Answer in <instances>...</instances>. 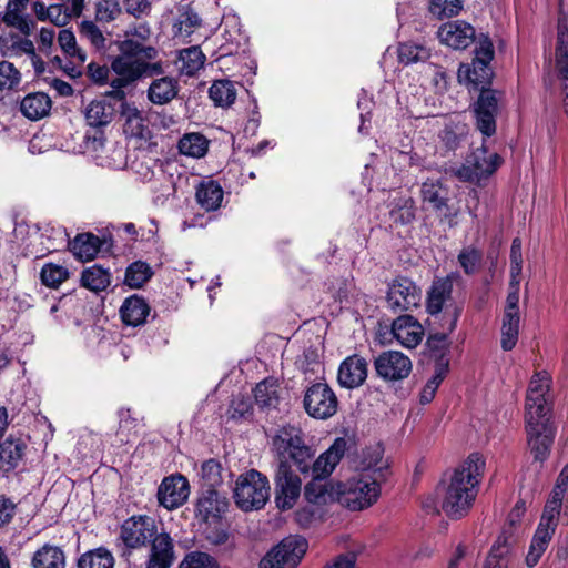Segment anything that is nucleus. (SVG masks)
Wrapping results in <instances>:
<instances>
[{
	"instance_id": "obj_1",
	"label": "nucleus",
	"mask_w": 568,
	"mask_h": 568,
	"mask_svg": "<svg viewBox=\"0 0 568 568\" xmlns=\"http://www.w3.org/2000/svg\"><path fill=\"white\" fill-rule=\"evenodd\" d=\"M158 54V50L152 45H144L134 40L124 41L121 44V53L111 63V69L116 77L111 81L112 91L106 94L116 100H123L124 88L143 78L159 77L146 90L148 100L155 105H165L173 101L180 91L179 80L163 75V62L154 61Z\"/></svg>"
},
{
	"instance_id": "obj_2",
	"label": "nucleus",
	"mask_w": 568,
	"mask_h": 568,
	"mask_svg": "<svg viewBox=\"0 0 568 568\" xmlns=\"http://www.w3.org/2000/svg\"><path fill=\"white\" fill-rule=\"evenodd\" d=\"M551 377L545 372L532 375L526 394L525 403V429L527 444L534 459L545 462L550 454V448L556 436V426L550 419Z\"/></svg>"
},
{
	"instance_id": "obj_3",
	"label": "nucleus",
	"mask_w": 568,
	"mask_h": 568,
	"mask_svg": "<svg viewBox=\"0 0 568 568\" xmlns=\"http://www.w3.org/2000/svg\"><path fill=\"white\" fill-rule=\"evenodd\" d=\"M486 467L485 458L470 454L453 473L445 488L442 509L450 519H460L471 509Z\"/></svg>"
},
{
	"instance_id": "obj_4",
	"label": "nucleus",
	"mask_w": 568,
	"mask_h": 568,
	"mask_svg": "<svg viewBox=\"0 0 568 568\" xmlns=\"http://www.w3.org/2000/svg\"><path fill=\"white\" fill-rule=\"evenodd\" d=\"M273 449L277 455L278 465L292 462L302 474L310 473L315 450L305 444L301 428L284 425L276 430L272 439Z\"/></svg>"
},
{
	"instance_id": "obj_5",
	"label": "nucleus",
	"mask_w": 568,
	"mask_h": 568,
	"mask_svg": "<svg viewBox=\"0 0 568 568\" xmlns=\"http://www.w3.org/2000/svg\"><path fill=\"white\" fill-rule=\"evenodd\" d=\"M233 498L244 511L263 508L270 498V483L266 476L255 469L240 475L235 481Z\"/></svg>"
},
{
	"instance_id": "obj_6",
	"label": "nucleus",
	"mask_w": 568,
	"mask_h": 568,
	"mask_svg": "<svg viewBox=\"0 0 568 568\" xmlns=\"http://www.w3.org/2000/svg\"><path fill=\"white\" fill-rule=\"evenodd\" d=\"M379 494L377 479L369 476L353 477L345 483L338 481V503L352 511L372 506Z\"/></svg>"
},
{
	"instance_id": "obj_7",
	"label": "nucleus",
	"mask_w": 568,
	"mask_h": 568,
	"mask_svg": "<svg viewBox=\"0 0 568 568\" xmlns=\"http://www.w3.org/2000/svg\"><path fill=\"white\" fill-rule=\"evenodd\" d=\"M83 115L85 123L95 129L93 134L85 133L84 146L88 151L98 152L103 148L105 141L102 129L109 125L115 115L114 105L104 99L92 100L85 105Z\"/></svg>"
},
{
	"instance_id": "obj_8",
	"label": "nucleus",
	"mask_w": 568,
	"mask_h": 568,
	"mask_svg": "<svg viewBox=\"0 0 568 568\" xmlns=\"http://www.w3.org/2000/svg\"><path fill=\"white\" fill-rule=\"evenodd\" d=\"M494 58L493 43L488 37L479 39L478 44L474 50V58L471 63L462 64L458 69V78L474 84L475 87L490 83L493 71L490 69V61Z\"/></svg>"
},
{
	"instance_id": "obj_9",
	"label": "nucleus",
	"mask_w": 568,
	"mask_h": 568,
	"mask_svg": "<svg viewBox=\"0 0 568 568\" xmlns=\"http://www.w3.org/2000/svg\"><path fill=\"white\" fill-rule=\"evenodd\" d=\"M308 547L301 536H288L274 546L260 561V568H296Z\"/></svg>"
},
{
	"instance_id": "obj_10",
	"label": "nucleus",
	"mask_w": 568,
	"mask_h": 568,
	"mask_svg": "<svg viewBox=\"0 0 568 568\" xmlns=\"http://www.w3.org/2000/svg\"><path fill=\"white\" fill-rule=\"evenodd\" d=\"M503 158L496 152H489L485 143L477 148L466 159L457 171V176L465 182L479 183L489 178L501 165Z\"/></svg>"
},
{
	"instance_id": "obj_11",
	"label": "nucleus",
	"mask_w": 568,
	"mask_h": 568,
	"mask_svg": "<svg viewBox=\"0 0 568 568\" xmlns=\"http://www.w3.org/2000/svg\"><path fill=\"white\" fill-rule=\"evenodd\" d=\"M158 535L155 520L146 515L125 519L120 528V539L126 548L123 556H130L132 549L146 546Z\"/></svg>"
},
{
	"instance_id": "obj_12",
	"label": "nucleus",
	"mask_w": 568,
	"mask_h": 568,
	"mask_svg": "<svg viewBox=\"0 0 568 568\" xmlns=\"http://www.w3.org/2000/svg\"><path fill=\"white\" fill-rule=\"evenodd\" d=\"M501 95L497 90L481 88L473 105L476 129L486 138L496 133Z\"/></svg>"
},
{
	"instance_id": "obj_13",
	"label": "nucleus",
	"mask_w": 568,
	"mask_h": 568,
	"mask_svg": "<svg viewBox=\"0 0 568 568\" xmlns=\"http://www.w3.org/2000/svg\"><path fill=\"white\" fill-rule=\"evenodd\" d=\"M303 405L311 417L324 420L336 414L338 399L327 384L315 383L306 389Z\"/></svg>"
},
{
	"instance_id": "obj_14",
	"label": "nucleus",
	"mask_w": 568,
	"mask_h": 568,
	"mask_svg": "<svg viewBox=\"0 0 568 568\" xmlns=\"http://www.w3.org/2000/svg\"><path fill=\"white\" fill-rule=\"evenodd\" d=\"M387 306L394 313L413 311L422 301V291L414 281L397 276L388 285Z\"/></svg>"
},
{
	"instance_id": "obj_15",
	"label": "nucleus",
	"mask_w": 568,
	"mask_h": 568,
	"mask_svg": "<svg viewBox=\"0 0 568 568\" xmlns=\"http://www.w3.org/2000/svg\"><path fill=\"white\" fill-rule=\"evenodd\" d=\"M463 312L462 305H449L443 313V323L440 324L443 333L433 334L427 338V347L429 356L436 363H445L449 367V341L448 335L453 333L457 326V322Z\"/></svg>"
},
{
	"instance_id": "obj_16",
	"label": "nucleus",
	"mask_w": 568,
	"mask_h": 568,
	"mask_svg": "<svg viewBox=\"0 0 568 568\" xmlns=\"http://www.w3.org/2000/svg\"><path fill=\"white\" fill-rule=\"evenodd\" d=\"M376 375L385 382H400L413 369L412 359L399 351H384L374 359Z\"/></svg>"
},
{
	"instance_id": "obj_17",
	"label": "nucleus",
	"mask_w": 568,
	"mask_h": 568,
	"mask_svg": "<svg viewBox=\"0 0 568 568\" xmlns=\"http://www.w3.org/2000/svg\"><path fill=\"white\" fill-rule=\"evenodd\" d=\"M275 504L281 510L294 507L301 495V478L293 471L291 465H278L275 477Z\"/></svg>"
},
{
	"instance_id": "obj_18",
	"label": "nucleus",
	"mask_w": 568,
	"mask_h": 568,
	"mask_svg": "<svg viewBox=\"0 0 568 568\" xmlns=\"http://www.w3.org/2000/svg\"><path fill=\"white\" fill-rule=\"evenodd\" d=\"M556 69L560 87L561 104L568 116V20L566 17L558 19Z\"/></svg>"
},
{
	"instance_id": "obj_19",
	"label": "nucleus",
	"mask_w": 568,
	"mask_h": 568,
	"mask_svg": "<svg viewBox=\"0 0 568 568\" xmlns=\"http://www.w3.org/2000/svg\"><path fill=\"white\" fill-rule=\"evenodd\" d=\"M189 495V481L180 474L165 477L156 493L159 504L168 510H173L184 505Z\"/></svg>"
},
{
	"instance_id": "obj_20",
	"label": "nucleus",
	"mask_w": 568,
	"mask_h": 568,
	"mask_svg": "<svg viewBox=\"0 0 568 568\" xmlns=\"http://www.w3.org/2000/svg\"><path fill=\"white\" fill-rule=\"evenodd\" d=\"M439 41L455 50H464L476 39L475 28L463 20L442 24L437 31Z\"/></svg>"
},
{
	"instance_id": "obj_21",
	"label": "nucleus",
	"mask_w": 568,
	"mask_h": 568,
	"mask_svg": "<svg viewBox=\"0 0 568 568\" xmlns=\"http://www.w3.org/2000/svg\"><path fill=\"white\" fill-rule=\"evenodd\" d=\"M459 278L458 273H450L445 277H436L428 292L426 298V311L432 316L439 315L450 304H446L452 298L454 281ZM452 305H457L453 303Z\"/></svg>"
},
{
	"instance_id": "obj_22",
	"label": "nucleus",
	"mask_w": 568,
	"mask_h": 568,
	"mask_svg": "<svg viewBox=\"0 0 568 568\" xmlns=\"http://www.w3.org/2000/svg\"><path fill=\"white\" fill-rule=\"evenodd\" d=\"M390 333L399 345L413 349L423 341L424 327L414 316L400 315L393 321Z\"/></svg>"
},
{
	"instance_id": "obj_23",
	"label": "nucleus",
	"mask_w": 568,
	"mask_h": 568,
	"mask_svg": "<svg viewBox=\"0 0 568 568\" xmlns=\"http://www.w3.org/2000/svg\"><path fill=\"white\" fill-rule=\"evenodd\" d=\"M368 373L367 361L357 355L347 356L338 367L337 381L338 384L347 389H354L362 386Z\"/></svg>"
},
{
	"instance_id": "obj_24",
	"label": "nucleus",
	"mask_w": 568,
	"mask_h": 568,
	"mask_svg": "<svg viewBox=\"0 0 568 568\" xmlns=\"http://www.w3.org/2000/svg\"><path fill=\"white\" fill-rule=\"evenodd\" d=\"M150 550L146 568H171L175 560L174 540L165 531L158 535L149 542Z\"/></svg>"
},
{
	"instance_id": "obj_25",
	"label": "nucleus",
	"mask_w": 568,
	"mask_h": 568,
	"mask_svg": "<svg viewBox=\"0 0 568 568\" xmlns=\"http://www.w3.org/2000/svg\"><path fill=\"white\" fill-rule=\"evenodd\" d=\"M347 448L345 438H336L331 447L321 454L316 459L313 458L310 471L313 477L327 479L337 464L341 462Z\"/></svg>"
},
{
	"instance_id": "obj_26",
	"label": "nucleus",
	"mask_w": 568,
	"mask_h": 568,
	"mask_svg": "<svg viewBox=\"0 0 568 568\" xmlns=\"http://www.w3.org/2000/svg\"><path fill=\"white\" fill-rule=\"evenodd\" d=\"M517 538L510 529H504L491 546L483 568H508Z\"/></svg>"
},
{
	"instance_id": "obj_27",
	"label": "nucleus",
	"mask_w": 568,
	"mask_h": 568,
	"mask_svg": "<svg viewBox=\"0 0 568 568\" xmlns=\"http://www.w3.org/2000/svg\"><path fill=\"white\" fill-rule=\"evenodd\" d=\"M304 498L307 503L317 506L338 501V483L313 477L304 487Z\"/></svg>"
},
{
	"instance_id": "obj_28",
	"label": "nucleus",
	"mask_w": 568,
	"mask_h": 568,
	"mask_svg": "<svg viewBox=\"0 0 568 568\" xmlns=\"http://www.w3.org/2000/svg\"><path fill=\"white\" fill-rule=\"evenodd\" d=\"M422 199L440 219L450 217L453 214L448 206L447 190L439 181L427 180L422 184Z\"/></svg>"
},
{
	"instance_id": "obj_29",
	"label": "nucleus",
	"mask_w": 568,
	"mask_h": 568,
	"mask_svg": "<svg viewBox=\"0 0 568 568\" xmlns=\"http://www.w3.org/2000/svg\"><path fill=\"white\" fill-rule=\"evenodd\" d=\"M199 14L189 4L180 6L172 21V37L180 41L189 38L201 27Z\"/></svg>"
},
{
	"instance_id": "obj_30",
	"label": "nucleus",
	"mask_w": 568,
	"mask_h": 568,
	"mask_svg": "<svg viewBox=\"0 0 568 568\" xmlns=\"http://www.w3.org/2000/svg\"><path fill=\"white\" fill-rule=\"evenodd\" d=\"M229 503L216 490L209 488L197 499L195 514L201 520L209 523L221 517L227 509Z\"/></svg>"
},
{
	"instance_id": "obj_31",
	"label": "nucleus",
	"mask_w": 568,
	"mask_h": 568,
	"mask_svg": "<svg viewBox=\"0 0 568 568\" xmlns=\"http://www.w3.org/2000/svg\"><path fill=\"white\" fill-rule=\"evenodd\" d=\"M51 106L52 101L44 92L29 93L20 102V111L30 120H40L47 116Z\"/></svg>"
},
{
	"instance_id": "obj_32",
	"label": "nucleus",
	"mask_w": 568,
	"mask_h": 568,
	"mask_svg": "<svg viewBox=\"0 0 568 568\" xmlns=\"http://www.w3.org/2000/svg\"><path fill=\"white\" fill-rule=\"evenodd\" d=\"M150 307L144 298L132 295L123 302L120 314L122 321L130 326H139L145 322Z\"/></svg>"
},
{
	"instance_id": "obj_33",
	"label": "nucleus",
	"mask_w": 568,
	"mask_h": 568,
	"mask_svg": "<svg viewBox=\"0 0 568 568\" xmlns=\"http://www.w3.org/2000/svg\"><path fill=\"white\" fill-rule=\"evenodd\" d=\"M101 240L92 233L78 234L70 243L69 248L81 261L93 260L101 248Z\"/></svg>"
},
{
	"instance_id": "obj_34",
	"label": "nucleus",
	"mask_w": 568,
	"mask_h": 568,
	"mask_svg": "<svg viewBox=\"0 0 568 568\" xmlns=\"http://www.w3.org/2000/svg\"><path fill=\"white\" fill-rule=\"evenodd\" d=\"M223 194L221 185L213 180H209L199 184L195 196L200 206L210 212L221 206Z\"/></svg>"
},
{
	"instance_id": "obj_35",
	"label": "nucleus",
	"mask_w": 568,
	"mask_h": 568,
	"mask_svg": "<svg viewBox=\"0 0 568 568\" xmlns=\"http://www.w3.org/2000/svg\"><path fill=\"white\" fill-rule=\"evenodd\" d=\"M206 57L199 45H192L179 51V71L181 74L193 77L203 69Z\"/></svg>"
},
{
	"instance_id": "obj_36",
	"label": "nucleus",
	"mask_w": 568,
	"mask_h": 568,
	"mask_svg": "<svg viewBox=\"0 0 568 568\" xmlns=\"http://www.w3.org/2000/svg\"><path fill=\"white\" fill-rule=\"evenodd\" d=\"M26 444L20 438L9 436L0 443V464L4 470L14 469L22 459Z\"/></svg>"
},
{
	"instance_id": "obj_37",
	"label": "nucleus",
	"mask_w": 568,
	"mask_h": 568,
	"mask_svg": "<svg viewBox=\"0 0 568 568\" xmlns=\"http://www.w3.org/2000/svg\"><path fill=\"white\" fill-rule=\"evenodd\" d=\"M564 505L568 510V468H562L559 473L550 498L547 500L544 509L548 510V513L560 515Z\"/></svg>"
},
{
	"instance_id": "obj_38",
	"label": "nucleus",
	"mask_w": 568,
	"mask_h": 568,
	"mask_svg": "<svg viewBox=\"0 0 568 568\" xmlns=\"http://www.w3.org/2000/svg\"><path fill=\"white\" fill-rule=\"evenodd\" d=\"M125 116L124 132L133 138L148 139L151 136L149 122L142 111L135 106H128L123 111Z\"/></svg>"
},
{
	"instance_id": "obj_39",
	"label": "nucleus",
	"mask_w": 568,
	"mask_h": 568,
	"mask_svg": "<svg viewBox=\"0 0 568 568\" xmlns=\"http://www.w3.org/2000/svg\"><path fill=\"white\" fill-rule=\"evenodd\" d=\"M81 284L83 287L95 293L104 291L111 284V273L108 268L94 264L82 271Z\"/></svg>"
},
{
	"instance_id": "obj_40",
	"label": "nucleus",
	"mask_w": 568,
	"mask_h": 568,
	"mask_svg": "<svg viewBox=\"0 0 568 568\" xmlns=\"http://www.w3.org/2000/svg\"><path fill=\"white\" fill-rule=\"evenodd\" d=\"M33 568H65V556L61 548L44 545L32 557Z\"/></svg>"
},
{
	"instance_id": "obj_41",
	"label": "nucleus",
	"mask_w": 568,
	"mask_h": 568,
	"mask_svg": "<svg viewBox=\"0 0 568 568\" xmlns=\"http://www.w3.org/2000/svg\"><path fill=\"white\" fill-rule=\"evenodd\" d=\"M210 141L199 132L185 133L179 140V151L190 158H203L209 151Z\"/></svg>"
},
{
	"instance_id": "obj_42",
	"label": "nucleus",
	"mask_w": 568,
	"mask_h": 568,
	"mask_svg": "<svg viewBox=\"0 0 568 568\" xmlns=\"http://www.w3.org/2000/svg\"><path fill=\"white\" fill-rule=\"evenodd\" d=\"M559 523V515L544 509L531 542L548 548Z\"/></svg>"
},
{
	"instance_id": "obj_43",
	"label": "nucleus",
	"mask_w": 568,
	"mask_h": 568,
	"mask_svg": "<svg viewBox=\"0 0 568 568\" xmlns=\"http://www.w3.org/2000/svg\"><path fill=\"white\" fill-rule=\"evenodd\" d=\"M415 201L412 197H397L389 204V217L395 224H409L415 220Z\"/></svg>"
},
{
	"instance_id": "obj_44",
	"label": "nucleus",
	"mask_w": 568,
	"mask_h": 568,
	"mask_svg": "<svg viewBox=\"0 0 568 568\" xmlns=\"http://www.w3.org/2000/svg\"><path fill=\"white\" fill-rule=\"evenodd\" d=\"M209 95L214 105L227 108L234 103L236 99V89L230 80H216L209 89Z\"/></svg>"
},
{
	"instance_id": "obj_45",
	"label": "nucleus",
	"mask_w": 568,
	"mask_h": 568,
	"mask_svg": "<svg viewBox=\"0 0 568 568\" xmlns=\"http://www.w3.org/2000/svg\"><path fill=\"white\" fill-rule=\"evenodd\" d=\"M256 404L261 408H276L278 405V385L273 379H264L254 388Z\"/></svg>"
},
{
	"instance_id": "obj_46",
	"label": "nucleus",
	"mask_w": 568,
	"mask_h": 568,
	"mask_svg": "<svg viewBox=\"0 0 568 568\" xmlns=\"http://www.w3.org/2000/svg\"><path fill=\"white\" fill-rule=\"evenodd\" d=\"M113 555L100 547L83 554L78 560V568H113Z\"/></svg>"
},
{
	"instance_id": "obj_47",
	"label": "nucleus",
	"mask_w": 568,
	"mask_h": 568,
	"mask_svg": "<svg viewBox=\"0 0 568 568\" xmlns=\"http://www.w3.org/2000/svg\"><path fill=\"white\" fill-rule=\"evenodd\" d=\"M398 60L403 64L425 62L430 58V50L419 43L404 42L398 45Z\"/></svg>"
},
{
	"instance_id": "obj_48",
	"label": "nucleus",
	"mask_w": 568,
	"mask_h": 568,
	"mask_svg": "<svg viewBox=\"0 0 568 568\" xmlns=\"http://www.w3.org/2000/svg\"><path fill=\"white\" fill-rule=\"evenodd\" d=\"M152 275L153 271L148 263L136 261L128 266L124 283L131 288H140Z\"/></svg>"
},
{
	"instance_id": "obj_49",
	"label": "nucleus",
	"mask_w": 568,
	"mask_h": 568,
	"mask_svg": "<svg viewBox=\"0 0 568 568\" xmlns=\"http://www.w3.org/2000/svg\"><path fill=\"white\" fill-rule=\"evenodd\" d=\"M69 277V270L55 263H45L40 272L41 283L50 288H58Z\"/></svg>"
},
{
	"instance_id": "obj_50",
	"label": "nucleus",
	"mask_w": 568,
	"mask_h": 568,
	"mask_svg": "<svg viewBox=\"0 0 568 568\" xmlns=\"http://www.w3.org/2000/svg\"><path fill=\"white\" fill-rule=\"evenodd\" d=\"M520 316L504 315L501 326V348L511 351L518 341Z\"/></svg>"
},
{
	"instance_id": "obj_51",
	"label": "nucleus",
	"mask_w": 568,
	"mask_h": 568,
	"mask_svg": "<svg viewBox=\"0 0 568 568\" xmlns=\"http://www.w3.org/2000/svg\"><path fill=\"white\" fill-rule=\"evenodd\" d=\"M462 9V0H430L428 6L429 12L438 19L457 16Z\"/></svg>"
},
{
	"instance_id": "obj_52",
	"label": "nucleus",
	"mask_w": 568,
	"mask_h": 568,
	"mask_svg": "<svg viewBox=\"0 0 568 568\" xmlns=\"http://www.w3.org/2000/svg\"><path fill=\"white\" fill-rule=\"evenodd\" d=\"M58 43L61 50L70 58H75L80 62L85 61V53L78 47L74 33L69 29H63L58 34Z\"/></svg>"
},
{
	"instance_id": "obj_53",
	"label": "nucleus",
	"mask_w": 568,
	"mask_h": 568,
	"mask_svg": "<svg viewBox=\"0 0 568 568\" xmlns=\"http://www.w3.org/2000/svg\"><path fill=\"white\" fill-rule=\"evenodd\" d=\"M122 12L118 0H98L95 3V20L102 23L114 21Z\"/></svg>"
},
{
	"instance_id": "obj_54",
	"label": "nucleus",
	"mask_w": 568,
	"mask_h": 568,
	"mask_svg": "<svg viewBox=\"0 0 568 568\" xmlns=\"http://www.w3.org/2000/svg\"><path fill=\"white\" fill-rule=\"evenodd\" d=\"M483 261L481 251L476 247L468 246L463 248L458 254V262L464 270V272L468 275L477 272L480 263Z\"/></svg>"
},
{
	"instance_id": "obj_55",
	"label": "nucleus",
	"mask_w": 568,
	"mask_h": 568,
	"mask_svg": "<svg viewBox=\"0 0 568 568\" xmlns=\"http://www.w3.org/2000/svg\"><path fill=\"white\" fill-rule=\"evenodd\" d=\"M79 33L82 39L88 40L95 49H103L105 47V38L93 21H82L79 26Z\"/></svg>"
},
{
	"instance_id": "obj_56",
	"label": "nucleus",
	"mask_w": 568,
	"mask_h": 568,
	"mask_svg": "<svg viewBox=\"0 0 568 568\" xmlns=\"http://www.w3.org/2000/svg\"><path fill=\"white\" fill-rule=\"evenodd\" d=\"M180 568H220L215 558L202 551H192L185 556Z\"/></svg>"
},
{
	"instance_id": "obj_57",
	"label": "nucleus",
	"mask_w": 568,
	"mask_h": 568,
	"mask_svg": "<svg viewBox=\"0 0 568 568\" xmlns=\"http://www.w3.org/2000/svg\"><path fill=\"white\" fill-rule=\"evenodd\" d=\"M229 417L233 420L245 419L252 415L251 399L243 395H236L232 398L229 410Z\"/></svg>"
},
{
	"instance_id": "obj_58",
	"label": "nucleus",
	"mask_w": 568,
	"mask_h": 568,
	"mask_svg": "<svg viewBox=\"0 0 568 568\" xmlns=\"http://www.w3.org/2000/svg\"><path fill=\"white\" fill-rule=\"evenodd\" d=\"M119 429L118 436L121 443H129L131 440L132 432L138 426V419L132 417L130 409L121 408L119 410Z\"/></svg>"
},
{
	"instance_id": "obj_59",
	"label": "nucleus",
	"mask_w": 568,
	"mask_h": 568,
	"mask_svg": "<svg viewBox=\"0 0 568 568\" xmlns=\"http://www.w3.org/2000/svg\"><path fill=\"white\" fill-rule=\"evenodd\" d=\"M20 82V72L11 62H0V89H12Z\"/></svg>"
},
{
	"instance_id": "obj_60",
	"label": "nucleus",
	"mask_w": 568,
	"mask_h": 568,
	"mask_svg": "<svg viewBox=\"0 0 568 568\" xmlns=\"http://www.w3.org/2000/svg\"><path fill=\"white\" fill-rule=\"evenodd\" d=\"M519 283L520 277H510L504 315L519 316Z\"/></svg>"
},
{
	"instance_id": "obj_61",
	"label": "nucleus",
	"mask_w": 568,
	"mask_h": 568,
	"mask_svg": "<svg viewBox=\"0 0 568 568\" xmlns=\"http://www.w3.org/2000/svg\"><path fill=\"white\" fill-rule=\"evenodd\" d=\"M36 51L33 42L27 38H16L12 39L11 44L6 47L3 54L7 57H18L22 53H26L28 55L33 54Z\"/></svg>"
},
{
	"instance_id": "obj_62",
	"label": "nucleus",
	"mask_w": 568,
	"mask_h": 568,
	"mask_svg": "<svg viewBox=\"0 0 568 568\" xmlns=\"http://www.w3.org/2000/svg\"><path fill=\"white\" fill-rule=\"evenodd\" d=\"M510 277H520L523 271L521 241L515 237L510 246Z\"/></svg>"
},
{
	"instance_id": "obj_63",
	"label": "nucleus",
	"mask_w": 568,
	"mask_h": 568,
	"mask_svg": "<svg viewBox=\"0 0 568 568\" xmlns=\"http://www.w3.org/2000/svg\"><path fill=\"white\" fill-rule=\"evenodd\" d=\"M72 16L73 13L71 11L68 12V8L63 4H51L45 10L47 20H50L58 27L65 26Z\"/></svg>"
},
{
	"instance_id": "obj_64",
	"label": "nucleus",
	"mask_w": 568,
	"mask_h": 568,
	"mask_svg": "<svg viewBox=\"0 0 568 568\" xmlns=\"http://www.w3.org/2000/svg\"><path fill=\"white\" fill-rule=\"evenodd\" d=\"M109 73H110V70L105 65H99L95 63H90L88 65L89 78L98 84H105L108 82L111 83L112 79L109 80ZM115 78H113V80Z\"/></svg>"
}]
</instances>
